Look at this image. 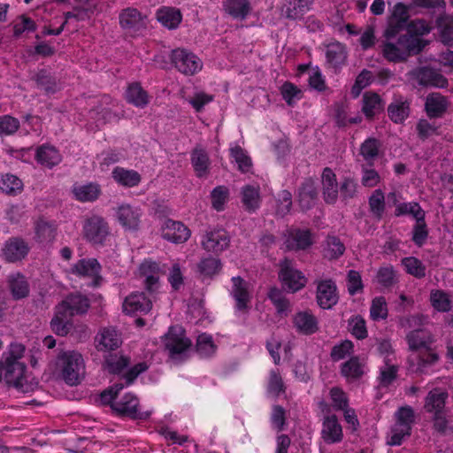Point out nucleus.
<instances>
[{"label": "nucleus", "instance_id": "nucleus-1", "mask_svg": "<svg viewBox=\"0 0 453 453\" xmlns=\"http://www.w3.org/2000/svg\"><path fill=\"white\" fill-rule=\"evenodd\" d=\"M332 404L325 400L318 402L319 413L323 416L321 438L327 444L340 441V423L333 411H340V387L335 386L330 390Z\"/></svg>", "mask_w": 453, "mask_h": 453}, {"label": "nucleus", "instance_id": "nucleus-2", "mask_svg": "<svg viewBox=\"0 0 453 453\" xmlns=\"http://www.w3.org/2000/svg\"><path fill=\"white\" fill-rule=\"evenodd\" d=\"M56 370L67 385L80 384L85 373L82 355L76 350L59 351L56 359Z\"/></svg>", "mask_w": 453, "mask_h": 453}, {"label": "nucleus", "instance_id": "nucleus-3", "mask_svg": "<svg viewBox=\"0 0 453 453\" xmlns=\"http://www.w3.org/2000/svg\"><path fill=\"white\" fill-rule=\"evenodd\" d=\"M395 425L391 429L390 445L398 446L403 444L405 437H410L413 426L416 422V414L411 405L400 406L395 412Z\"/></svg>", "mask_w": 453, "mask_h": 453}, {"label": "nucleus", "instance_id": "nucleus-4", "mask_svg": "<svg viewBox=\"0 0 453 453\" xmlns=\"http://www.w3.org/2000/svg\"><path fill=\"white\" fill-rule=\"evenodd\" d=\"M278 278L282 288L291 294L300 291L307 283L304 274L294 266L293 260L288 257L280 260Z\"/></svg>", "mask_w": 453, "mask_h": 453}, {"label": "nucleus", "instance_id": "nucleus-5", "mask_svg": "<svg viewBox=\"0 0 453 453\" xmlns=\"http://www.w3.org/2000/svg\"><path fill=\"white\" fill-rule=\"evenodd\" d=\"M111 230L106 219L99 215H92L85 219L82 226L83 238L93 246H104Z\"/></svg>", "mask_w": 453, "mask_h": 453}, {"label": "nucleus", "instance_id": "nucleus-6", "mask_svg": "<svg viewBox=\"0 0 453 453\" xmlns=\"http://www.w3.org/2000/svg\"><path fill=\"white\" fill-rule=\"evenodd\" d=\"M165 349L173 359L181 357L191 348L192 342L186 336L184 328L180 326H171L163 337Z\"/></svg>", "mask_w": 453, "mask_h": 453}, {"label": "nucleus", "instance_id": "nucleus-7", "mask_svg": "<svg viewBox=\"0 0 453 453\" xmlns=\"http://www.w3.org/2000/svg\"><path fill=\"white\" fill-rule=\"evenodd\" d=\"M50 328L54 334L58 336H66L71 334L74 335V333H79L77 338L81 341L88 337V329L85 325L74 326L72 318H69L64 311L59 310L57 306L54 310V316L50 320Z\"/></svg>", "mask_w": 453, "mask_h": 453}, {"label": "nucleus", "instance_id": "nucleus-8", "mask_svg": "<svg viewBox=\"0 0 453 453\" xmlns=\"http://www.w3.org/2000/svg\"><path fill=\"white\" fill-rule=\"evenodd\" d=\"M140 402L138 397L127 393L122 398L112 405V412L119 418H127L132 420H147L150 418V411H142L139 409Z\"/></svg>", "mask_w": 453, "mask_h": 453}, {"label": "nucleus", "instance_id": "nucleus-9", "mask_svg": "<svg viewBox=\"0 0 453 453\" xmlns=\"http://www.w3.org/2000/svg\"><path fill=\"white\" fill-rule=\"evenodd\" d=\"M170 59L174 67L185 75H193L203 67V63L199 58L186 49L173 50Z\"/></svg>", "mask_w": 453, "mask_h": 453}, {"label": "nucleus", "instance_id": "nucleus-10", "mask_svg": "<svg viewBox=\"0 0 453 453\" xmlns=\"http://www.w3.org/2000/svg\"><path fill=\"white\" fill-rule=\"evenodd\" d=\"M410 77L420 87L447 88L449 81L441 71L431 66H418L410 71Z\"/></svg>", "mask_w": 453, "mask_h": 453}, {"label": "nucleus", "instance_id": "nucleus-11", "mask_svg": "<svg viewBox=\"0 0 453 453\" xmlns=\"http://www.w3.org/2000/svg\"><path fill=\"white\" fill-rule=\"evenodd\" d=\"M69 318L76 315H84L90 308V301L80 292L68 294L58 305Z\"/></svg>", "mask_w": 453, "mask_h": 453}, {"label": "nucleus", "instance_id": "nucleus-12", "mask_svg": "<svg viewBox=\"0 0 453 453\" xmlns=\"http://www.w3.org/2000/svg\"><path fill=\"white\" fill-rule=\"evenodd\" d=\"M319 201V189L316 180L305 178L297 188V202L302 211H308L315 207Z\"/></svg>", "mask_w": 453, "mask_h": 453}, {"label": "nucleus", "instance_id": "nucleus-13", "mask_svg": "<svg viewBox=\"0 0 453 453\" xmlns=\"http://www.w3.org/2000/svg\"><path fill=\"white\" fill-rule=\"evenodd\" d=\"M159 263L151 259H144L139 266V273L142 277H144L143 286L148 295L155 296L158 293L159 282Z\"/></svg>", "mask_w": 453, "mask_h": 453}, {"label": "nucleus", "instance_id": "nucleus-14", "mask_svg": "<svg viewBox=\"0 0 453 453\" xmlns=\"http://www.w3.org/2000/svg\"><path fill=\"white\" fill-rule=\"evenodd\" d=\"M284 237V245L289 251L305 250L313 244L310 229L290 228L287 230Z\"/></svg>", "mask_w": 453, "mask_h": 453}, {"label": "nucleus", "instance_id": "nucleus-15", "mask_svg": "<svg viewBox=\"0 0 453 453\" xmlns=\"http://www.w3.org/2000/svg\"><path fill=\"white\" fill-rule=\"evenodd\" d=\"M367 372V363L365 357H357V355L349 357L342 364V376L350 385H358L360 380Z\"/></svg>", "mask_w": 453, "mask_h": 453}, {"label": "nucleus", "instance_id": "nucleus-16", "mask_svg": "<svg viewBox=\"0 0 453 453\" xmlns=\"http://www.w3.org/2000/svg\"><path fill=\"white\" fill-rule=\"evenodd\" d=\"M438 360L439 355L433 349L432 343H428L419 353L410 355L408 358L410 369L416 373H426L427 367L434 365Z\"/></svg>", "mask_w": 453, "mask_h": 453}, {"label": "nucleus", "instance_id": "nucleus-17", "mask_svg": "<svg viewBox=\"0 0 453 453\" xmlns=\"http://www.w3.org/2000/svg\"><path fill=\"white\" fill-rule=\"evenodd\" d=\"M30 247L21 237L9 238L2 249V256L8 263H16L24 259L29 253Z\"/></svg>", "mask_w": 453, "mask_h": 453}, {"label": "nucleus", "instance_id": "nucleus-18", "mask_svg": "<svg viewBox=\"0 0 453 453\" xmlns=\"http://www.w3.org/2000/svg\"><path fill=\"white\" fill-rule=\"evenodd\" d=\"M230 236L228 233L223 229H214L207 232L202 240L203 248L214 254H219L229 247Z\"/></svg>", "mask_w": 453, "mask_h": 453}, {"label": "nucleus", "instance_id": "nucleus-19", "mask_svg": "<svg viewBox=\"0 0 453 453\" xmlns=\"http://www.w3.org/2000/svg\"><path fill=\"white\" fill-rule=\"evenodd\" d=\"M102 266L98 260L94 257L81 258L78 260L71 268V273L80 277H88L93 279V286L100 284L102 277L100 276Z\"/></svg>", "mask_w": 453, "mask_h": 453}, {"label": "nucleus", "instance_id": "nucleus-20", "mask_svg": "<svg viewBox=\"0 0 453 453\" xmlns=\"http://www.w3.org/2000/svg\"><path fill=\"white\" fill-rule=\"evenodd\" d=\"M148 292H134L127 296L123 303V311L126 314L148 313L152 308L153 296H147Z\"/></svg>", "mask_w": 453, "mask_h": 453}, {"label": "nucleus", "instance_id": "nucleus-21", "mask_svg": "<svg viewBox=\"0 0 453 453\" xmlns=\"http://www.w3.org/2000/svg\"><path fill=\"white\" fill-rule=\"evenodd\" d=\"M142 210L128 203L119 205L116 211L119 223L125 230L137 231L141 223Z\"/></svg>", "mask_w": 453, "mask_h": 453}, {"label": "nucleus", "instance_id": "nucleus-22", "mask_svg": "<svg viewBox=\"0 0 453 453\" xmlns=\"http://www.w3.org/2000/svg\"><path fill=\"white\" fill-rule=\"evenodd\" d=\"M411 104L410 98L395 94L388 105V117L397 125L403 123L411 115Z\"/></svg>", "mask_w": 453, "mask_h": 453}, {"label": "nucleus", "instance_id": "nucleus-23", "mask_svg": "<svg viewBox=\"0 0 453 453\" xmlns=\"http://www.w3.org/2000/svg\"><path fill=\"white\" fill-rule=\"evenodd\" d=\"M232 289L231 296L235 301V309L238 311H246L251 301V294L249 291V282L241 276H234L231 279Z\"/></svg>", "mask_w": 453, "mask_h": 453}, {"label": "nucleus", "instance_id": "nucleus-24", "mask_svg": "<svg viewBox=\"0 0 453 453\" xmlns=\"http://www.w3.org/2000/svg\"><path fill=\"white\" fill-rule=\"evenodd\" d=\"M190 230L180 221L167 219L162 228V238L175 244L183 243L190 237Z\"/></svg>", "mask_w": 453, "mask_h": 453}, {"label": "nucleus", "instance_id": "nucleus-25", "mask_svg": "<svg viewBox=\"0 0 453 453\" xmlns=\"http://www.w3.org/2000/svg\"><path fill=\"white\" fill-rule=\"evenodd\" d=\"M293 325L296 332L303 335H311L319 329V320L309 310L298 311L293 317Z\"/></svg>", "mask_w": 453, "mask_h": 453}, {"label": "nucleus", "instance_id": "nucleus-26", "mask_svg": "<svg viewBox=\"0 0 453 453\" xmlns=\"http://www.w3.org/2000/svg\"><path fill=\"white\" fill-rule=\"evenodd\" d=\"M95 341L96 347L99 351L117 349L122 343L120 333L112 326L103 328Z\"/></svg>", "mask_w": 453, "mask_h": 453}, {"label": "nucleus", "instance_id": "nucleus-27", "mask_svg": "<svg viewBox=\"0 0 453 453\" xmlns=\"http://www.w3.org/2000/svg\"><path fill=\"white\" fill-rule=\"evenodd\" d=\"M449 102L447 96L441 93H429L425 101V112L429 119L443 117L446 113Z\"/></svg>", "mask_w": 453, "mask_h": 453}, {"label": "nucleus", "instance_id": "nucleus-28", "mask_svg": "<svg viewBox=\"0 0 453 453\" xmlns=\"http://www.w3.org/2000/svg\"><path fill=\"white\" fill-rule=\"evenodd\" d=\"M336 285L331 280H322L317 288V303L322 309H330L337 303Z\"/></svg>", "mask_w": 453, "mask_h": 453}, {"label": "nucleus", "instance_id": "nucleus-29", "mask_svg": "<svg viewBox=\"0 0 453 453\" xmlns=\"http://www.w3.org/2000/svg\"><path fill=\"white\" fill-rule=\"evenodd\" d=\"M71 191L74 199L81 203H93L102 194L101 186L92 181L86 184L74 183Z\"/></svg>", "mask_w": 453, "mask_h": 453}, {"label": "nucleus", "instance_id": "nucleus-30", "mask_svg": "<svg viewBox=\"0 0 453 453\" xmlns=\"http://www.w3.org/2000/svg\"><path fill=\"white\" fill-rule=\"evenodd\" d=\"M35 158L36 162L48 169H52L62 161L59 150L50 144H42L36 148Z\"/></svg>", "mask_w": 453, "mask_h": 453}, {"label": "nucleus", "instance_id": "nucleus-31", "mask_svg": "<svg viewBox=\"0 0 453 453\" xmlns=\"http://www.w3.org/2000/svg\"><path fill=\"white\" fill-rule=\"evenodd\" d=\"M34 239L36 242L48 244L52 242L56 238L57 226L54 221H49L43 217H40L34 224Z\"/></svg>", "mask_w": 453, "mask_h": 453}, {"label": "nucleus", "instance_id": "nucleus-32", "mask_svg": "<svg viewBox=\"0 0 453 453\" xmlns=\"http://www.w3.org/2000/svg\"><path fill=\"white\" fill-rule=\"evenodd\" d=\"M321 183L325 202L328 204L335 203L338 199V182L336 174L331 168H324L321 175Z\"/></svg>", "mask_w": 453, "mask_h": 453}, {"label": "nucleus", "instance_id": "nucleus-33", "mask_svg": "<svg viewBox=\"0 0 453 453\" xmlns=\"http://www.w3.org/2000/svg\"><path fill=\"white\" fill-rule=\"evenodd\" d=\"M7 284L13 300H21L29 296V283L21 273L10 274L7 278Z\"/></svg>", "mask_w": 453, "mask_h": 453}, {"label": "nucleus", "instance_id": "nucleus-34", "mask_svg": "<svg viewBox=\"0 0 453 453\" xmlns=\"http://www.w3.org/2000/svg\"><path fill=\"white\" fill-rule=\"evenodd\" d=\"M406 341L412 354H418L421 349H424V347L427 346L428 343H433L434 338L428 330L415 329L407 334Z\"/></svg>", "mask_w": 453, "mask_h": 453}, {"label": "nucleus", "instance_id": "nucleus-35", "mask_svg": "<svg viewBox=\"0 0 453 453\" xmlns=\"http://www.w3.org/2000/svg\"><path fill=\"white\" fill-rule=\"evenodd\" d=\"M119 24L122 28L138 32L146 27L142 13L134 8H127L119 14Z\"/></svg>", "mask_w": 453, "mask_h": 453}, {"label": "nucleus", "instance_id": "nucleus-36", "mask_svg": "<svg viewBox=\"0 0 453 453\" xmlns=\"http://www.w3.org/2000/svg\"><path fill=\"white\" fill-rule=\"evenodd\" d=\"M448 397L449 394L446 390L441 388L431 389L425 398V411L433 415L441 412L446 406Z\"/></svg>", "mask_w": 453, "mask_h": 453}, {"label": "nucleus", "instance_id": "nucleus-37", "mask_svg": "<svg viewBox=\"0 0 453 453\" xmlns=\"http://www.w3.org/2000/svg\"><path fill=\"white\" fill-rule=\"evenodd\" d=\"M156 18L162 26L173 30L180 26L182 20V14L180 10L176 7L163 6L157 11Z\"/></svg>", "mask_w": 453, "mask_h": 453}, {"label": "nucleus", "instance_id": "nucleus-38", "mask_svg": "<svg viewBox=\"0 0 453 453\" xmlns=\"http://www.w3.org/2000/svg\"><path fill=\"white\" fill-rule=\"evenodd\" d=\"M125 99L128 104L143 109L150 104V97L140 82H132L126 89Z\"/></svg>", "mask_w": 453, "mask_h": 453}, {"label": "nucleus", "instance_id": "nucleus-39", "mask_svg": "<svg viewBox=\"0 0 453 453\" xmlns=\"http://www.w3.org/2000/svg\"><path fill=\"white\" fill-rule=\"evenodd\" d=\"M191 164L198 178H206L210 173V157L207 151L201 147H196L191 152Z\"/></svg>", "mask_w": 453, "mask_h": 453}, {"label": "nucleus", "instance_id": "nucleus-40", "mask_svg": "<svg viewBox=\"0 0 453 453\" xmlns=\"http://www.w3.org/2000/svg\"><path fill=\"white\" fill-rule=\"evenodd\" d=\"M342 414L345 421V428L352 434H357L360 429V422L355 409L350 408L349 398L342 390Z\"/></svg>", "mask_w": 453, "mask_h": 453}, {"label": "nucleus", "instance_id": "nucleus-41", "mask_svg": "<svg viewBox=\"0 0 453 453\" xmlns=\"http://www.w3.org/2000/svg\"><path fill=\"white\" fill-rule=\"evenodd\" d=\"M313 0H285L282 13L289 19H301L309 10Z\"/></svg>", "mask_w": 453, "mask_h": 453}, {"label": "nucleus", "instance_id": "nucleus-42", "mask_svg": "<svg viewBox=\"0 0 453 453\" xmlns=\"http://www.w3.org/2000/svg\"><path fill=\"white\" fill-rule=\"evenodd\" d=\"M112 179L120 186L134 188L140 184L141 174L135 170L116 166L111 173Z\"/></svg>", "mask_w": 453, "mask_h": 453}, {"label": "nucleus", "instance_id": "nucleus-43", "mask_svg": "<svg viewBox=\"0 0 453 453\" xmlns=\"http://www.w3.org/2000/svg\"><path fill=\"white\" fill-rule=\"evenodd\" d=\"M242 203L246 211L254 213L261 204L260 190L258 187L245 185L242 188Z\"/></svg>", "mask_w": 453, "mask_h": 453}, {"label": "nucleus", "instance_id": "nucleus-44", "mask_svg": "<svg viewBox=\"0 0 453 453\" xmlns=\"http://www.w3.org/2000/svg\"><path fill=\"white\" fill-rule=\"evenodd\" d=\"M443 45L453 46V15L441 14L435 19Z\"/></svg>", "mask_w": 453, "mask_h": 453}, {"label": "nucleus", "instance_id": "nucleus-45", "mask_svg": "<svg viewBox=\"0 0 453 453\" xmlns=\"http://www.w3.org/2000/svg\"><path fill=\"white\" fill-rule=\"evenodd\" d=\"M415 219L416 224L412 227V242L418 247H422L429 236V230L426 223V211L422 207L418 211Z\"/></svg>", "mask_w": 453, "mask_h": 453}, {"label": "nucleus", "instance_id": "nucleus-46", "mask_svg": "<svg viewBox=\"0 0 453 453\" xmlns=\"http://www.w3.org/2000/svg\"><path fill=\"white\" fill-rule=\"evenodd\" d=\"M376 280L380 287L391 290L399 282L398 273L391 264L380 266L376 272Z\"/></svg>", "mask_w": 453, "mask_h": 453}, {"label": "nucleus", "instance_id": "nucleus-47", "mask_svg": "<svg viewBox=\"0 0 453 453\" xmlns=\"http://www.w3.org/2000/svg\"><path fill=\"white\" fill-rule=\"evenodd\" d=\"M36 86L44 90L47 95L55 94L59 90L57 79L48 70L40 69L33 77Z\"/></svg>", "mask_w": 453, "mask_h": 453}, {"label": "nucleus", "instance_id": "nucleus-48", "mask_svg": "<svg viewBox=\"0 0 453 453\" xmlns=\"http://www.w3.org/2000/svg\"><path fill=\"white\" fill-rule=\"evenodd\" d=\"M382 55L388 62L405 61L404 47L401 44V35L397 38V42H385L382 43Z\"/></svg>", "mask_w": 453, "mask_h": 453}, {"label": "nucleus", "instance_id": "nucleus-49", "mask_svg": "<svg viewBox=\"0 0 453 453\" xmlns=\"http://www.w3.org/2000/svg\"><path fill=\"white\" fill-rule=\"evenodd\" d=\"M400 43L403 47L405 53V59L411 54H419L425 49L426 42L424 39L417 37L414 34H410L408 31L405 35H400Z\"/></svg>", "mask_w": 453, "mask_h": 453}, {"label": "nucleus", "instance_id": "nucleus-50", "mask_svg": "<svg viewBox=\"0 0 453 453\" xmlns=\"http://www.w3.org/2000/svg\"><path fill=\"white\" fill-rule=\"evenodd\" d=\"M23 181L12 173L2 174L0 180V191L9 195L17 196L23 191Z\"/></svg>", "mask_w": 453, "mask_h": 453}, {"label": "nucleus", "instance_id": "nucleus-51", "mask_svg": "<svg viewBox=\"0 0 453 453\" xmlns=\"http://www.w3.org/2000/svg\"><path fill=\"white\" fill-rule=\"evenodd\" d=\"M197 269L204 278L212 279L221 271L222 264L219 258L210 256L200 260L197 264Z\"/></svg>", "mask_w": 453, "mask_h": 453}, {"label": "nucleus", "instance_id": "nucleus-52", "mask_svg": "<svg viewBox=\"0 0 453 453\" xmlns=\"http://www.w3.org/2000/svg\"><path fill=\"white\" fill-rule=\"evenodd\" d=\"M224 9L234 19H244L250 12V1L226 0L224 3Z\"/></svg>", "mask_w": 453, "mask_h": 453}, {"label": "nucleus", "instance_id": "nucleus-53", "mask_svg": "<svg viewBox=\"0 0 453 453\" xmlns=\"http://www.w3.org/2000/svg\"><path fill=\"white\" fill-rule=\"evenodd\" d=\"M217 350L212 336L206 333L198 335L196 343V351L202 358L212 357Z\"/></svg>", "mask_w": 453, "mask_h": 453}, {"label": "nucleus", "instance_id": "nucleus-54", "mask_svg": "<svg viewBox=\"0 0 453 453\" xmlns=\"http://www.w3.org/2000/svg\"><path fill=\"white\" fill-rule=\"evenodd\" d=\"M362 112L368 119L374 118L381 107V98L377 93H365L363 96Z\"/></svg>", "mask_w": 453, "mask_h": 453}, {"label": "nucleus", "instance_id": "nucleus-55", "mask_svg": "<svg viewBox=\"0 0 453 453\" xmlns=\"http://www.w3.org/2000/svg\"><path fill=\"white\" fill-rule=\"evenodd\" d=\"M430 302L433 308L438 311L445 312L451 309L450 296L444 290H432Z\"/></svg>", "mask_w": 453, "mask_h": 453}, {"label": "nucleus", "instance_id": "nucleus-56", "mask_svg": "<svg viewBox=\"0 0 453 453\" xmlns=\"http://www.w3.org/2000/svg\"><path fill=\"white\" fill-rule=\"evenodd\" d=\"M402 265L408 274L415 276L417 279H422L426 275V267L417 257H404L402 259Z\"/></svg>", "mask_w": 453, "mask_h": 453}, {"label": "nucleus", "instance_id": "nucleus-57", "mask_svg": "<svg viewBox=\"0 0 453 453\" xmlns=\"http://www.w3.org/2000/svg\"><path fill=\"white\" fill-rule=\"evenodd\" d=\"M374 81V74L371 70L364 69L357 75L351 87V95L353 97H358L365 87Z\"/></svg>", "mask_w": 453, "mask_h": 453}, {"label": "nucleus", "instance_id": "nucleus-58", "mask_svg": "<svg viewBox=\"0 0 453 453\" xmlns=\"http://www.w3.org/2000/svg\"><path fill=\"white\" fill-rule=\"evenodd\" d=\"M380 143L375 137L366 138L361 144L360 154L367 162L373 161L380 153Z\"/></svg>", "mask_w": 453, "mask_h": 453}, {"label": "nucleus", "instance_id": "nucleus-59", "mask_svg": "<svg viewBox=\"0 0 453 453\" xmlns=\"http://www.w3.org/2000/svg\"><path fill=\"white\" fill-rule=\"evenodd\" d=\"M230 157L234 158V160L238 165V169L242 173L250 172L252 162L251 158L248 156L246 151L239 145H236L230 149Z\"/></svg>", "mask_w": 453, "mask_h": 453}, {"label": "nucleus", "instance_id": "nucleus-60", "mask_svg": "<svg viewBox=\"0 0 453 453\" xmlns=\"http://www.w3.org/2000/svg\"><path fill=\"white\" fill-rule=\"evenodd\" d=\"M388 316V308L385 297L379 296L372 300L370 306V318L373 320L386 319Z\"/></svg>", "mask_w": 453, "mask_h": 453}, {"label": "nucleus", "instance_id": "nucleus-61", "mask_svg": "<svg viewBox=\"0 0 453 453\" xmlns=\"http://www.w3.org/2000/svg\"><path fill=\"white\" fill-rule=\"evenodd\" d=\"M370 211L377 218L383 217L386 209L385 196L380 188L375 189L369 197Z\"/></svg>", "mask_w": 453, "mask_h": 453}, {"label": "nucleus", "instance_id": "nucleus-62", "mask_svg": "<svg viewBox=\"0 0 453 453\" xmlns=\"http://www.w3.org/2000/svg\"><path fill=\"white\" fill-rule=\"evenodd\" d=\"M282 98L289 106H294L296 100H300L303 96L302 90L295 84L286 81L280 88Z\"/></svg>", "mask_w": 453, "mask_h": 453}, {"label": "nucleus", "instance_id": "nucleus-63", "mask_svg": "<svg viewBox=\"0 0 453 453\" xmlns=\"http://www.w3.org/2000/svg\"><path fill=\"white\" fill-rule=\"evenodd\" d=\"M349 329L351 334L359 340L367 338V326L364 318L355 315L349 319Z\"/></svg>", "mask_w": 453, "mask_h": 453}, {"label": "nucleus", "instance_id": "nucleus-64", "mask_svg": "<svg viewBox=\"0 0 453 453\" xmlns=\"http://www.w3.org/2000/svg\"><path fill=\"white\" fill-rule=\"evenodd\" d=\"M106 369L110 373L119 374L129 365V358L124 356L109 355L105 359Z\"/></svg>", "mask_w": 453, "mask_h": 453}]
</instances>
